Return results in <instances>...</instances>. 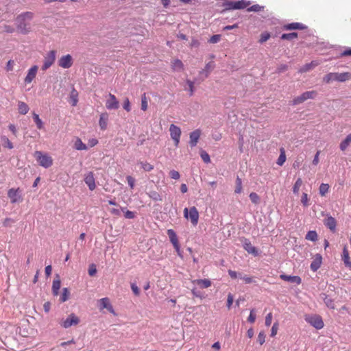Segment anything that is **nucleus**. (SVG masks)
I'll use <instances>...</instances> for the list:
<instances>
[{
  "mask_svg": "<svg viewBox=\"0 0 351 351\" xmlns=\"http://www.w3.org/2000/svg\"><path fill=\"white\" fill-rule=\"evenodd\" d=\"M33 18V13L31 12H25L19 14L16 19V25L18 31L26 34L30 32V26L29 23L25 22L26 20H31Z\"/></svg>",
  "mask_w": 351,
  "mask_h": 351,
  "instance_id": "obj_1",
  "label": "nucleus"
},
{
  "mask_svg": "<svg viewBox=\"0 0 351 351\" xmlns=\"http://www.w3.org/2000/svg\"><path fill=\"white\" fill-rule=\"evenodd\" d=\"M351 80V73H329L324 76L323 82L326 84H330L333 82H345Z\"/></svg>",
  "mask_w": 351,
  "mask_h": 351,
  "instance_id": "obj_2",
  "label": "nucleus"
},
{
  "mask_svg": "<svg viewBox=\"0 0 351 351\" xmlns=\"http://www.w3.org/2000/svg\"><path fill=\"white\" fill-rule=\"evenodd\" d=\"M250 4V1L241 0L239 1H226L223 3L225 8L223 12L230 10H240L247 8Z\"/></svg>",
  "mask_w": 351,
  "mask_h": 351,
  "instance_id": "obj_3",
  "label": "nucleus"
},
{
  "mask_svg": "<svg viewBox=\"0 0 351 351\" xmlns=\"http://www.w3.org/2000/svg\"><path fill=\"white\" fill-rule=\"evenodd\" d=\"M34 156L36 158V160L39 162V165L45 168H48L53 164L51 157L47 154H43L40 151L35 152Z\"/></svg>",
  "mask_w": 351,
  "mask_h": 351,
  "instance_id": "obj_4",
  "label": "nucleus"
},
{
  "mask_svg": "<svg viewBox=\"0 0 351 351\" xmlns=\"http://www.w3.org/2000/svg\"><path fill=\"white\" fill-rule=\"evenodd\" d=\"M184 216L185 218H189L193 226H196L198 223L199 213L195 206L191 207L189 210L187 208L184 209Z\"/></svg>",
  "mask_w": 351,
  "mask_h": 351,
  "instance_id": "obj_5",
  "label": "nucleus"
},
{
  "mask_svg": "<svg viewBox=\"0 0 351 351\" xmlns=\"http://www.w3.org/2000/svg\"><path fill=\"white\" fill-rule=\"evenodd\" d=\"M317 95V93L315 90L304 92L301 95L295 97L292 101V104L294 106L300 104L308 99H314Z\"/></svg>",
  "mask_w": 351,
  "mask_h": 351,
  "instance_id": "obj_6",
  "label": "nucleus"
},
{
  "mask_svg": "<svg viewBox=\"0 0 351 351\" xmlns=\"http://www.w3.org/2000/svg\"><path fill=\"white\" fill-rule=\"evenodd\" d=\"M56 58V51L55 50H51L44 58L43 64L42 66V70L46 71L55 62Z\"/></svg>",
  "mask_w": 351,
  "mask_h": 351,
  "instance_id": "obj_7",
  "label": "nucleus"
},
{
  "mask_svg": "<svg viewBox=\"0 0 351 351\" xmlns=\"http://www.w3.org/2000/svg\"><path fill=\"white\" fill-rule=\"evenodd\" d=\"M79 322V317L76 316L74 313H71L66 319L62 320V322H60V325L62 327L64 328H68L72 326H75L78 324Z\"/></svg>",
  "mask_w": 351,
  "mask_h": 351,
  "instance_id": "obj_8",
  "label": "nucleus"
},
{
  "mask_svg": "<svg viewBox=\"0 0 351 351\" xmlns=\"http://www.w3.org/2000/svg\"><path fill=\"white\" fill-rule=\"evenodd\" d=\"M306 321L316 329H322L324 327V322L322 319L319 315L307 316L305 318Z\"/></svg>",
  "mask_w": 351,
  "mask_h": 351,
  "instance_id": "obj_9",
  "label": "nucleus"
},
{
  "mask_svg": "<svg viewBox=\"0 0 351 351\" xmlns=\"http://www.w3.org/2000/svg\"><path fill=\"white\" fill-rule=\"evenodd\" d=\"M169 132L171 138L174 141V144L176 147L178 146L180 143V138L181 136V130L179 127L171 124L169 127Z\"/></svg>",
  "mask_w": 351,
  "mask_h": 351,
  "instance_id": "obj_10",
  "label": "nucleus"
},
{
  "mask_svg": "<svg viewBox=\"0 0 351 351\" xmlns=\"http://www.w3.org/2000/svg\"><path fill=\"white\" fill-rule=\"evenodd\" d=\"M167 235L169 238L171 243L173 244L176 251L177 252L178 254L180 255V245L176 232L172 229H169L167 230Z\"/></svg>",
  "mask_w": 351,
  "mask_h": 351,
  "instance_id": "obj_11",
  "label": "nucleus"
},
{
  "mask_svg": "<svg viewBox=\"0 0 351 351\" xmlns=\"http://www.w3.org/2000/svg\"><path fill=\"white\" fill-rule=\"evenodd\" d=\"M58 66L63 69H69L73 64V58L70 54L62 56L58 62Z\"/></svg>",
  "mask_w": 351,
  "mask_h": 351,
  "instance_id": "obj_12",
  "label": "nucleus"
},
{
  "mask_svg": "<svg viewBox=\"0 0 351 351\" xmlns=\"http://www.w3.org/2000/svg\"><path fill=\"white\" fill-rule=\"evenodd\" d=\"M106 107L108 110H117L119 108V103L114 95L109 93L108 99L106 102Z\"/></svg>",
  "mask_w": 351,
  "mask_h": 351,
  "instance_id": "obj_13",
  "label": "nucleus"
},
{
  "mask_svg": "<svg viewBox=\"0 0 351 351\" xmlns=\"http://www.w3.org/2000/svg\"><path fill=\"white\" fill-rule=\"evenodd\" d=\"M38 69V66L37 65H34L28 70L27 74L24 80L25 84H30L33 81L36 75Z\"/></svg>",
  "mask_w": 351,
  "mask_h": 351,
  "instance_id": "obj_14",
  "label": "nucleus"
},
{
  "mask_svg": "<svg viewBox=\"0 0 351 351\" xmlns=\"http://www.w3.org/2000/svg\"><path fill=\"white\" fill-rule=\"evenodd\" d=\"M201 135L199 130H195L190 133L189 144L191 147H195Z\"/></svg>",
  "mask_w": 351,
  "mask_h": 351,
  "instance_id": "obj_15",
  "label": "nucleus"
},
{
  "mask_svg": "<svg viewBox=\"0 0 351 351\" xmlns=\"http://www.w3.org/2000/svg\"><path fill=\"white\" fill-rule=\"evenodd\" d=\"M8 195L12 203H16L21 201V197L19 195V190L10 189L8 191Z\"/></svg>",
  "mask_w": 351,
  "mask_h": 351,
  "instance_id": "obj_16",
  "label": "nucleus"
},
{
  "mask_svg": "<svg viewBox=\"0 0 351 351\" xmlns=\"http://www.w3.org/2000/svg\"><path fill=\"white\" fill-rule=\"evenodd\" d=\"M84 182L88 185L90 191H93L95 189V178L93 172H88L84 178Z\"/></svg>",
  "mask_w": 351,
  "mask_h": 351,
  "instance_id": "obj_17",
  "label": "nucleus"
},
{
  "mask_svg": "<svg viewBox=\"0 0 351 351\" xmlns=\"http://www.w3.org/2000/svg\"><path fill=\"white\" fill-rule=\"evenodd\" d=\"M243 248L249 253L254 256L258 255V250L253 246L248 239H245L243 243Z\"/></svg>",
  "mask_w": 351,
  "mask_h": 351,
  "instance_id": "obj_18",
  "label": "nucleus"
},
{
  "mask_svg": "<svg viewBox=\"0 0 351 351\" xmlns=\"http://www.w3.org/2000/svg\"><path fill=\"white\" fill-rule=\"evenodd\" d=\"M280 278L285 281L300 285L302 282L301 278L298 276H288L286 274H281Z\"/></svg>",
  "mask_w": 351,
  "mask_h": 351,
  "instance_id": "obj_19",
  "label": "nucleus"
},
{
  "mask_svg": "<svg viewBox=\"0 0 351 351\" xmlns=\"http://www.w3.org/2000/svg\"><path fill=\"white\" fill-rule=\"evenodd\" d=\"M99 308L101 310L106 308L111 313L114 312L112 306L110 303V300L108 298H104L100 299L99 300Z\"/></svg>",
  "mask_w": 351,
  "mask_h": 351,
  "instance_id": "obj_20",
  "label": "nucleus"
},
{
  "mask_svg": "<svg viewBox=\"0 0 351 351\" xmlns=\"http://www.w3.org/2000/svg\"><path fill=\"white\" fill-rule=\"evenodd\" d=\"M324 225L329 228L331 231H335L336 229L337 222L334 217L331 216L327 217L324 220Z\"/></svg>",
  "mask_w": 351,
  "mask_h": 351,
  "instance_id": "obj_21",
  "label": "nucleus"
},
{
  "mask_svg": "<svg viewBox=\"0 0 351 351\" xmlns=\"http://www.w3.org/2000/svg\"><path fill=\"white\" fill-rule=\"evenodd\" d=\"M322 256L319 254H316L314 260L311 264V269L313 271H316L321 266L322 264Z\"/></svg>",
  "mask_w": 351,
  "mask_h": 351,
  "instance_id": "obj_22",
  "label": "nucleus"
},
{
  "mask_svg": "<svg viewBox=\"0 0 351 351\" xmlns=\"http://www.w3.org/2000/svg\"><path fill=\"white\" fill-rule=\"evenodd\" d=\"M61 281L58 275H56L55 279L53 281L52 285V292L53 295H58L59 293V289H60Z\"/></svg>",
  "mask_w": 351,
  "mask_h": 351,
  "instance_id": "obj_23",
  "label": "nucleus"
},
{
  "mask_svg": "<svg viewBox=\"0 0 351 351\" xmlns=\"http://www.w3.org/2000/svg\"><path fill=\"white\" fill-rule=\"evenodd\" d=\"M108 114L107 112L102 113L100 115L99 120V125L102 130H105L107 128L108 124Z\"/></svg>",
  "mask_w": 351,
  "mask_h": 351,
  "instance_id": "obj_24",
  "label": "nucleus"
},
{
  "mask_svg": "<svg viewBox=\"0 0 351 351\" xmlns=\"http://www.w3.org/2000/svg\"><path fill=\"white\" fill-rule=\"evenodd\" d=\"M318 65V62L316 61H312L310 63L304 64L299 69L300 73L308 72Z\"/></svg>",
  "mask_w": 351,
  "mask_h": 351,
  "instance_id": "obj_25",
  "label": "nucleus"
},
{
  "mask_svg": "<svg viewBox=\"0 0 351 351\" xmlns=\"http://www.w3.org/2000/svg\"><path fill=\"white\" fill-rule=\"evenodd\" d=\"M193 284L199 285L201 288H208L211 286V282L208 279H197L193 281Z\"/></svg>",
  "mask_w": 351,
  "mask_h": 351,
  "instance_id": "obj_26",
  "label": "nucleus"
},
{
  "mask_svg": "<svg viewBox=\"0 0 351 351\" xmlns=\"http://www.w3.org/2000/svg\"><path fill=\"white\" fill-rule=\"evenodd\" d=\"M69 99V101L71 104V105L73 106H75L78 101V93L75 88H73L71 90L70 93Z\"/></svg>",
  "mask_w": 351,
  "mask_h": 351,
  "instance_id": "obj_27",
  "label": "nucleus"
},
{
  "mask_svg": "<svg viewBox=\"0 0 351 351\" xmlns=\"http://www.w3.org/2000/svg\"><path fill=\"white\" fill-rule=\"evenodd\" d=\"M284 27L287 30L303 29L305 28L304 25L300 23H291L285 25Z\"/></svg>",
  "mask_w": 351,
  "mask_h": 351,
  "instance_id": "obj_28",
  "label": "nucleus"
},
{
  "mask_svg": "<svg viewBox=\"0 0 351 351\" xmlns=\"http://www.w3.org/2000/svg\"><path fill=\"white\" fill-rule=\"evenodd\" d=\"M351 143V134H348L346 138L340 143L339 147L341 151H345Z\"/></svg>",
  "mask_w": 351,
  "mask_h": 351,
  "instance_id": "obj_29",
  "label": "nucleus"
},
{
  "mask_svg": "<svg viewBox=\"0 0 351 351\" xmlns=\"http://www.w3.org/2000/svg\"><path fill=\"white\" fill-rule=\"evenodd\" d=\"M19 111L21 114H26L29 111L28 106L23 101L18 103Z\"/></svg>",
  "mask_w": 351,
  "mask_h": 351,
  "instance_id": "obj_30",
  "label": "nucleus"
},
{
  "mask_svg": "<svg viewBox=\"0 0 351 351\" xmlns=\"http://www.w3.org/2000/svg\"><path fill=\"white\" fill-rule=\"evenodd\" d=\"M305 239L308 241H315L317 239V234L316 231L311 230L306 234Z\"/></svg>",
  "mask_w": 351,
  "mask_h": 351,
  "instance_id": "obj_31",
  "label": "nucleus"
},
{
  "mask_svg": "<svg viewBox=\"0 0 351 351\" xmlns=\"http://www.w3.org/2000/svg\"><path fill=\"white\" fill-rule=\"evenodd\" d=\"M74 147L77 150H85L87 149L86 145L82 141L80 138H77L74 144Z\"/></svg>",
  "mask_w": 351,
  "mask_h": 351,
  "instance_id": "obj_32",
  "label": "nucleus"
},
{
  "mask_svg": "<svg viewBox=\"0 0 351 351\" xmlns=\"http://www.w3.org/2000/svg\"><path fill=\"white\" fill-rule=\"evenodd\" d=\"M148 196L154 201H161L162 198L160 194L155 191H150L147 193Z\"/></svg>",
  "mask_w": 351,
  "mask_h": 351,
  "instance_id": "obj_33",
  "label": "nucleus"
},
{
  "mask_svg": "<svg viewBox=\"0 0 351 351\" xmlns=\"http://www.w3.org/2000/svg\"><path fill=\"white\" fill-rule=\"evenodd\" d=\"M139 165H141V168L145 171H151L152 170L154 169V166L152 165H151L150 163L147 162H138Z\"/></svg>",
  "mask_w": 351,
  "mask_h": 351,
  "instance_id": "obj_34",
  "label": "nucleus"
},
{
  "mask_svg": "<svg viewBox=\"0 0 351 351\" xmlns=\"http://www.w3.org/2000/svg\"><path fill=\"white\" fill-rule=\"evenodd\" d=\"M302 184V180L300 178H298L295 181L293 187V192L294 194H298L300 186Z\"/></svg>",
  "mask_w": 351,
  "mask_h": 351,
  "instance_id": "obj_35",
  "label": "nucleus"
},
{
  "mask_svg": "<svg viewBox=\"0 0 351 351\" xmlns=\"http://www.w3.org/2000/svg\"><path fill=\"white\" fill-rule=\"evenodd\" d=\"M172 68L175 71H180L183 69V63L181 60L176 59L173 62Z\"/></svg>",
  "mask_w": 351,
  "mask_h": 351,
  "instance_id": "obj_36",
  "label": "nucleus"
},
{
  "mask_svg": "<svg viewBox=\"0 0 351 351\" xmlns=\"http://www.w3.org/2000/svg\"><path fill=\"white\" fill-rule=\"evenodd\" d=\"M329 190V185L328 184H321L319 186V194L322 196H325V195L328 192Z\"/></svg>",
  "mask_w": 351,
  "mask_h": 351,
  "instance_id": "obj_37",
  "label": "nucleus"
},
{
  "mask_svg": "<svg viewBox=\"0 0 351 351\" xmlns=\"http://www.w3.org/2000/svg\"><path fill=\"white\" fill-rule=\"evenodd\" d=\"M285 160H286V156H285V151L283 149H281L280 154L277 160L276 163L278 165L282 166L285 163Z\"/></svg>",
  "mask_w": 351,
  "mask_h": 351,
  "instance_id": "obj_38",
  "label": "nucleus"
},
{
  "mask_svg": "<svg viewBox=\"0 0 351 351\" xmlns=\"http://www.w3.org/2000/svg\"><path fill=\"white\" fill-rule=\"evenodd\" d=\"M297 37H298V33L292 32V33H289V34H283L281 36V39L291 40H293V39H294V38H295Z\"/></svg>",
  "mask_w": 351,
  "mask_h": 351,
  "instance_id": "obj_39",
  "label": "nucleus"
},
{
  "mask_svg": "<svg viewBox=\"0 0 351 351\" xmlns=\"http://www.w3.org/2000/svg\"><path fill=\"white\" fill-rule=\"evenodd\" d=\"M33 119L36 124V126L38 129L41 130L43 128V123L42 120L39 118L38 114L34 113L33 114Z\"/></svg>",
  "mask_w": 351,
  "mask_h": 351,
  "instance_id": "obj_40",
  "label": "nucleus"
},
{
  "mask_svg": "<svg viewBox=\"0 0 351 351\" xmlns=\"http://www.w3.org/2000/svg\"><path fill=\"white\" fill-rule=\"evenodd\" d=\"M342 261H343L344 265L350 261L349 252H348L346 247H344L343 250Z\"/></svg>",
  "mask_w": 351,
  "mask_h": 351,
  "instance_id": "obj_41",
  "label": "nucleus"
},
{
  "mask_svg": "<svg viewBox=\"0 0 351 351\" xmlns=\"http://www.w3.org/2000/svg\"><path fill=\"white\" fill-rule=\"evenodd\" d=\"M69 291L67 288H63L62 293L60 296V300L62 302H66L69 299Z\"/></svg>",
  "mask_w": 351,
  "mask_h": 351,
  "instance_id": "obj_42",
  "label": "nucleus"
},
{
  "mask_svg": "<svg viewBox=\"0 0 351 351\" xmlns=\"http://www.w3.org/2000/svg\"><path fill=\"white\" fill-rule=\"evenodd\" d=\"M242 191V181L241 179L237 176L236 179V187L234 192L236 193H240Z\"/></svg>",
  "mask_w": 351,
  "mask_h": 351,
  "instance_id": "obj_43",
  "label": "nucleus"
},
{
  "mask_svg": "<svg viewBox=\"0 0 351 351\" xmlns=\"http://www.w3.org/2000/svg\"><path fill=\"white\" fill-rule=\"evenodd\" d=\"M147 104H148L147 98L146 97L145 93H144L141 97V110H143V111L147 110V107H148Z\"/></svg>",
  "mask_w": 351,
  "mask_h": 351,
  "instance_id": "obj_44",
  "label": "nucleus"
},
{
  "mask_svg": "<svg viewBox=\"0 0 351 351\" xmlns=\"http://www.w3.org/2000/svg\"><path fill=\"white\" fill-rule=\"evenodd\" d=\"M250 200L252 203L257 204L260 202V197L256 193H251L249 195Z\"/></svg>",
  "mask_w": 351,
  "mask_h": 351,
  "instance_id": "obj_45",
  "label": "nucleus"
},
{
  "mask_svg": "<svg viewBox=\"0 0 351 351\" xmlns=\"http://www.w3.org/2000/svg\"><path fill=\"white\" fill-rule=\"evenodd\" d=\"M200 156L204 162L209 163L210 162V156L206 152L202 150L200 152Z\"/></svg>",
  "mask_w": 351,
  "mask_h": 351,
  "instance_id": "obj_46",
  "label": "nucleus"
},
{
  "mask_svg": "<svg viewBox=\"0 0 351 351\" xmlns=\"http://www.w3.org/2000/svg\"><path fill=\"white\" fill-rule=\"evenodd\" d=\"M263 10V7H262L258 4L253 5L252 6L247 8L248 12H261Z\"/></svg>",
  "mask_w": 351,
  "mask_h": 351,
  "instance_id": "obj_47",
  "label": "nucleus"
},
{
  "mask_svg": "<svg viewBox=\"0 0 351 351\" xmlns=\"http://www.w3.org/2000/svg\"><path fill=\"white\" fill-rule=\"evenodd\" d=\"M257 341L258 342L261 344V345H263L265 341V334L263 331H261L258 335V338H257Z\"/></svg>",
  "mask_w": 351,
  "mask_h": 351,
  "instance_id": "obj_48",
  "label": "nucleus"
},
{
  "mask_svg": "<svg viewBox=\"0 0 351 351\" xmlns=\"http://www.w3.org/2000/svg\"><path fill=\"white\" fill-rule=\"evenodd\" d=\"M301 203L303 204L304 206H306V207L309 205L307 193H302V198H301Z\"/></svg>",
  "mask_w": 351,
  "mask_h": 351,
  "instance_id": "obj_49",
  "label": "nucleus"
},
{
  "mask_svg": "<svg viewBox=\"0 0 351 351\" xmlns=\"http://www.w3.org/2000/svg\"><path fill=\"white\" fill-rule=\"evenodd\" d=\"M1 140L3 141L5 147H7L8 148H9L10 149L13 148L12 143L10 142V141L7 137L2 136Z\"/></svg>",
  "mask_w": 351,
  "mask_h": 351,
  "instance_id": "obj_50",
  "label": "nucleus"
},
{
  "mask_svg": "<svg viewBox=\"0 0 351 351\" xmlns=\"http://www.w3.org/2000/svg\"><path fill=\"white\" fill-rule=\"evenodd\" d=\"M186 84L189 86V95L192 96L194 93V83H193V82H192L189 80H187Z\"/></svg>",
  "mask_w": 351,
  "mask_h": 351,
  "instance_id": "obj_51",
  "label": "nucleus"
},
{
  "mask_svg": "<svg viewBox=\"0 0 351 351\" xmlns=\"http://www.w3.org/2000/svg\"><path fill=\"white\" fill-rule=\"evenodd\" d=\"M123 108L127 111V112H130L131 110V107H130V100L128 97H126L125 99H124V101H123Z\"/></svg>",
  "mask_w": 351,
  "mask_h": 351,
  "instance_id": "obj_52",
  "label": "nucleus"
},
{
  "mask_svg": "<svg viewBox=\"0 0 351 351\" xmlns=\"http://www.w3.org/2000/svg\"><path fill=\"white\" fill-rule=\"evenodd\" d=\"M289 69V66L287 64H280L278 66L276 72L278 73H283L287 71Z\"/></svg>",
  "mask_w": 351,
  "mask_h": 351,
  "instance_id": "obj_53",
  "label": "nucleus"
},
{
  "mask_svg": "<svg viewBox=\"0 0 351 351\" xmlns=\"http://www.w3.org/2000/svg\"><path fill=\"white\" fill-rule=\"evenodd\" d=\"M324 302L328 307H329L330 308H335V306H334V303H333L332 300L330 298H328L327 296H326L324 298Z\"/></svg>",
  "mask_w": 351,
  "mask_h": 351,
  "instance_id": "obj_54",
  "label": "nucleus"
},
{
  "mask_svg": "<svg viewBox=\"0 0 351 351\" xmlns=\"http://www.w3.org/2000/svg\"><path fill=\"white\" fill-rule=\"evenodd\" d=\"M169 176L172 179L174 180H178L180 177L179 172L176 170H171L169 172Z\"/></svg>",
  "mask_w": 351,
  "mask_h": 351,
  "instance_id": "obj_55",
  "label": "nucleus"
},
{
  "mask_svg": "<svg viewBox=\"0 0 351 351\" xmlns=\"http://www.w3.org/2000/svg\"><path fill=\"white\" fill-rule=\"evenodd\" d=\"M221 36L219 34H215L210 37L209 39V43H217L220 40Z\"/></svg>",
  "mask_w": 351,
  "mask_h": 351,
  "instance_id": "obj_56",
  "label": "nucleus"
},
{
  "mask_svg": "<svg viewBox=\"0 0 351 351\" xmlns=\"http://www.w3.org/2000/svg\"><path fill=\"white\" fill-rule=\"evenodd\" d=\"M278 329V324L274 323L272 326L271 330V336L274 337L277 334V331Z\"/></svg>",
  "mask_w": 351,
  "mask_h": 351,
  "instance_id": "obj_57",
  "label": "nucleus"
},
{
  "mask_svg": "<svg viewBox=\"0 0 351 351\" xmlns=\"http://www.w3.org/2000/svg\"><path fill=\"white\" fill-rule=\"evenodd\" d=\"M233 301H234L233 295L231 293H229L228 295V298H227V307L228 309L230 308V307L233 303Z\"/></svg>",
  "mask_w": 351,
  "mask_h": 351,
  "instance_id": "obj_58",
  "label": "nucleus"
},
{
  "mask_svg": "<svg viewBox=\"0 0 351 351\" xmlns=\"http://www.w3.org/2000/svg\"><path fill=\"white\" fill-rule=\"evenodd\" d=\"M254 309L251 310L250 315L247 318V321L250 323H254L256 319V315L254 313Z\"/></svg>",
  "mask_w": 351,
  "mask_h": 351,
  "instance_id": "obj_59",
  "label": "nucleus"
},
{
  "mask_svg": "<svg viewBox=\"0 0 351 351\" xmlns=\"http://www.w3.org/2000/svg\"><path fill=\"white\" fill-rule=\"evenodd\" d=\"M271 321H272V314H271V313H269L267 315V316L265 317V326H269L271 324Z\"/></svg>",
  "mask_w": 351,
  "mask_h": 351,
  "instance_id": "obj_60",
  "label": "nucleus"
},
{
  "mask_svg": "<svg viewBox=\"0 0 351 351\" xmlns=\"http://www.w3.org/2000/svg\"><path fill=\"white\" fill-rule=\"evenodd\" d=\"M97 272V269L95 265H91L88 269V274L90 276H94Z\"/></svg>",
  "mask_w": 351,
  "mask_h": 351,
  "instance_id": "obj_61",
  "label": "nucleus"
},
{
  "mask_svg": "<svg viewBox=\"0 0 351 351\" xmlns=\"http://www.w3.org/2000/svg\"><path fill=\"white\" fill-rule=\"evenodd\" d=\"M127 181H128V183L129 186H130V188L133 189L134 186V182H135L134 178H133L130 176H127Z\"/></svg>",
  "mask_w": 351,
  "mask_h": 351,
  "instance_id": "obj_62",
  "label": "nucleus"
},
{
  "mask_svg": "<svg viewBox=\"0 0 351 351\" xmlns=\"http://www.w3.org/2000/svg\"><path fill=\"white\" fill-rule=\"evenodd\" d=\"M131 289H132V291H133V293H134V295H139L140 291H139V289H138V287H137L136 285L132 284L131 285Z\"/></svg>",
  "mask_w": 351,
  "mask_h": 351,
  "instance_id": "obj_63",
  "label": "nucleus"
},
{
  "mask_svg": "<svg viewBox=\"0 0 351 351\" xmlns=\"http://www.w3.org/2000/svg\"><path fill=\"white\" fill-rule=\"evenodd\" d=\"M14 60H10L6 65V69L8 71H12L14 68Z\"/></svg>",
  "mask_w": 351,
  "mask_h": 351,
  "instance_id": "obj_64",
  "label": "nucleus"
}]
</instances>
